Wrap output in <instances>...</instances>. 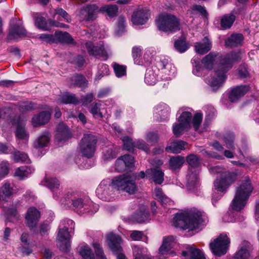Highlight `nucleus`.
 I'll return each mask as SVG.
<instances>
[{
    "label": "nucleus",
    "mask_w": 259,
    "mask_h": 259,
    "mask_svg": "<svg viewBox=\"0 0 259 259\" xmlns=\"http://www.w3.org/2000/svg\"><path fill=\"white\" fill-rule=\"evenodd\" d=\"M241 53L233 52L225 57L211 52L201 60L203 67L207 70H213L206 78V82L213 90L219 89L227 79V72L232 68L233 64L239 61Z\"/></svg>",
    "instance_id": "obj_1"
},
{
    "label": "nucleus",
    "mask_w": 259,
    "mask_h": 259,
    "mask_svg": "<svg viewBox=\"0 0 259 259\" xmlns=\"http://www.w3.org/2000/svg\"><path fill=\"white\" fill-rule=\"evenodd\" d=\"M49 142V133L45 132L39 137L37 142L34 144L35 147L37 148H42L47 145Z\"/></svg>",
    "instance_id": "obj_49"
},
{
    "label": "nucleus",
    "mask_w": 259,
    "mask_h": 259,
    "mask_svg": "<svg viewBox=\"0 0 259 259\" xmlns=\"http://www.w3.org/2000/svg\"><path fill=\"white\" fill-rule=\"evenodd\" d=\"M15 193L14 189L11 184L8 183H5L0 189V200L7 201V199L10 198Z\"/></svg>",
    "instance_id": "obj_33"
},
{
    "label": "nucleus",
    "mask_w": 259,
    "mask_h": 259,
    "mask_svg": "<svg viewBox=\"0 0 259 259\" xmlns=\"http://www.w3.org/2000/svg\"><path fill=\"white\" fill-rule=\"evenodd\" d=\"M99 9L96 5H87L84 7L78 15L79 20L81 21H93L97 17Z\"/></svg>",
    "instance_id": "obj_18"
},
{
    "label": "nucleus",
    "mask_w": 259,
    "mask_h": 259,
    "mask_svg": "<svg viewBox=\"0 0 259 259\" xmlns=\"http://www.w3.org/2000/svg\"><path fill=\"white\" fill-rule=\"evenodd\" d=\"M192 62L194 67L193 70V73L198 76H201L203 68L201 66L199 60L194 58L192 60Z\"/></svg>",
    "instance_id": "obj_55"
},
{
    "label": "nucleus",
    "mask_w": 259,
    "mask_h": 259,
    "mask_svg": "<svg viewBox=\"0 0 259 259\" xmlns=\"http://www.w3.org/2000/svg\"><path fill=\"white\" fill-rule=\"evenodd\" d=\"M176 243V239L172 236L164 238L162 244L159 249V253L164 255L165 257L170 255L172 256L174 252L171 249L174 247Z\"/></svg>",
    "instance_id": "obj_19"
},
{
    "label": "nucleus",
    "mask_w": 259,
    "mask_h": 259,
    "mask_svg": "<svg viewBox=\"0 0 259 259\" xmlns=\"http://www.w3.org/2000/svg\"><path fill=\"white\" fill-rule=\"evenodd\" d=\"M109 74V69L107 65L105 64H99L98 71L96 76L95 79L99 80L101 77L107 76Z\"/></svg>",
    "instance_id": "obj_46"
},
{
    "label": "nucleus",
    "mask_w": 259,
    "mask_h": 259,
    "mask_svg": "<svg viewBox=\"0 0 259 259\" xmlns=\"http://www.w3.org/2000/svg\"><path fill=\"white\" fill-rule=\"evenodd\" d=\"M60 182L56 178L50 179V190L53 193L54 197H57L59 194Z\"/></svg>",
    "instance_id": "obj_43"
},
{
    "label": "nucleus",
    "mask_w": 259,
    "mask_h": 259,
    "mask_svg": "<svg viewBox=\"0 0 259 259\" xmlns=\"http://www.w3.org/2000/svg\"><path fill=\"white\" fill-rule=\"evenodd\" d=\"M93 246L96 253V256L91 248L86 243L80 244L77 248V251L83 259H106L100 244L94 242Z\"/></svg>",
    "instance_id": "obj_9"
},
{
    "label": "nucleus",
    "mask_w": 259,
    "mask_h": 259,
    "mask_svg": "<svg viewBox=\"0 0 259 259\" xmlns=\"http://www.w3.org/2000/svg\"><path fill=\"white\" fill-rule=\"evenodd\" d=\"M194 47L197 53L203 55L210 50L211 43L207 37H205L201 41L195 43Z\"/></svg>",
    "instance_id": "obj_24"
},
{
    "label": "nucleus",
    "mask_w": 259,
    "mask_h": 259,
    "mask_svg": "<svg viewBox=\"0 0 259 259\" xmlns=\"http://www.w3.org/2000/svg\"><path fill=\"white\" fill-rule=\"evenodd\" d=\"M35 169L32 166H21L16 169L14 174L15 177L23 180L34 172Z\"/></svg>",
    "instance_id": "obj_29"
},
{
    "label": "nucleus",
    "mask_w": 259,
    "mask_h": 259,
    "mask_svg": "<svg viewBox=\"0 0 259 259\" xmlns=\"http://www.w3.org/2000/svg\"><path fill=\"white\" fill-rule=\"evenodd\" d=\"M124 148L128 151H133L135 148V142H133L131 138L124 137L122 138Z\"/></svg>",
    "instance_id": "obj_57"
},
{
    "label": "nucleus",
    "mask_w": 259,
    "mask_h": 259,
    "mask_svg": "<svg viewBox=\"0 0 259 259\" xmlns=\"http://www.w3.org/2000/svg\"><path fill=\"white\" fill-rule=\"evenodd\" d=\"M199 171L188 169L186 177V186L189 190H192L199 185Z\"/></svg>",
    "instance_id": "obj_21"
},
{
    "label": "nucleus",
    "mask_w": 259,
    "mask_h": 259,
    "mask_svg": "<svg viewBox=\"0 0 259 259\" xmlns=\"http://www.w3.org/2000/svg\"><path fill=\"white\" fill-rule=\"evenodd\" d=\"M133 57L135 63L140 64V62H138L139 58L141 56L142 49L140 47H134L132 51Z\"/></svg>",
    "instance_id": "obj_63"
},
{
    "label": "nucleus",
    "mask_w": 259,
    "mask_h": 259,
    "mask_svg": "<svg viewBox=\"0 0 259 259\" xmlns=\"http://www.w3.org/2000/svg\"><path fill=\"white\" fill-rule=\"evenodd\" d=\"M155 21L158 29L164 32H173L180 29L179 21L174 15L161 14Z\"/></svg>",
    "instance_id": "obj_7"
},
{
    "label": "nucleus",
    "mask_w": 259,
    "mask_h": 259,
    "mask_svg": "<svg viewBox=\"0 0 259 259\" xmlns=\"http://www.w3.org/2000/svg\"><path fill=\"white\" fill-rule=\"evenodd\" d=\"M40 217V212L35 207H30L27 212L25 219L27 225L32 229L35 228Z\"/></svg>",
    "instance_id": "obj_22"
},
{
    "label": "nucleus",
    "mask_w": 259,
    "mask_h": 259,
    "mask_svg": "<svg viewBox=\"0 0 259 259\" xmlns=\"http://www.w3.org/2000/svg\"><path fill=\"white\" fill-rule=\"evenodd\" d=\"M236 179V175L234 174L229 172H223L217 178L214 182V188L219 193V195L217 196L216 193L214 192L212 195V203L220 199L226 192L229 186L235 182Z\"/></svg>",
    "instance_id": "obj_6"
},
{
    "label": "nucleus",
    "mask_w": 259,
    "mask_h": 259,
    "mask_svg": "<svg viewBox=\"0 0 259 259\" xmlns=\"http://www.w3.org/2000/svg\"><path fill=\"white\" fill-rule=\"evenodd\" d=\"M235 16L233 15H225L222 17L221 20V26L224 29L229 28L235 21Z\"/></svg>",
    "instance_id": "obj_38"
},
{
    "label": "nucleus",
    "mask_w": 259,
    "mask_h": 259,
    "mask_svg": "<svg viewBox=\"0 0 259 259\" xmlns=\"http://www.w3.org/2000/svg\"><path fill=\"white\" fill-rule=\"evenodd\" d=\"M73 233L74 231L59 228L57 237V244L60 250L65 252L69 250Z\"/></svg>",
    "instance_id": "obj_14"
},
{
    "label": "nucleus",
    "mask_w": 259,
    "mask_h": 259,
    "mask_svg": "<svg viewBox=\"0 0 259 259\" xmlns=\"http://www.w3.org/2000/svg\"><path fill=\"white\" fill-rule=\"evenodd\" d=\"M146 176L152 179L158 184H161L164 180V172L159 168H153L146 170Z\"/></svg>",
    "instance_id": "obj_23"
},
{
    "label": "nucleus",
    "mask_w": 259,
    "mask_h": 259,
    "mask_svg": "<svg viewBox=\"0 0 259 259\" xmlns=\"http://www.w3.org/2000/svg\"><path fill=\"white\" fill-rule=\"evenodd\" d=\"M9 172V163L7 161H3L0 164V175L2 177L6 176Z\"/></svg>",
    "instance_id": "obj_64"
},
{
    "label": "nucleus",
    "mask_w": 259,
    "mask_h": 259,
    "mask_svg": "<svg viewBox=\"0 0 259 259\" xmlns=\"http://www.w3.org/2000/svg\"><path fill=\"white\" fill-rule=\"evenodd\" d=\"M134 259H150L146 256V249L138 246H134L133 248Z\"/></svg>",
    "instance_id": "obj_41"
},
{
    "label": "nucleus",
    "mask_w": 259,
    "mask_h": 259,
    "mask_svg": "<svg viewBox=\"0 0 259 259\" xmlns=\"http://www.w3.org/2000/svg\"><path fill=\"white\" fill-rule=\"evenodd\" d=\"M60 128L58 130L56 139L59 144L64 142L71 138V134L68 128L63 124L60 125Z\"/></svg>",
    "instance_id": "obj_30"
},
{
    "label": "nucleus",
    "mask_w": 259,
    "mask_h": 259,
    "mask_svg": "<svg viewBox=\"0 0 259 259\" xmlns=\"http://www.w3.org/2000/svg\"><path fill=\"white\" fill-rule=\"evenodd\" d=\"M35 108V105L31 102H23L19 106V110L21 112L29 111Z\"/></svg>",
    "instance_id": "obj_58"
},
{
    "label": "nucleus",
    "mask_w": 259,
    "mask_h": 259,
    "mask_svg": "<svg viewBox=\"0 0 259 259\" xmlns=\"http://www.w3.org/2000/svg\"><path fill=\"white\" fill-rule=\"evenodd\" d=\"M12 159L15 162H29L30 160L28 158L27 155L23 152L19 151H16L14 152L12 155Z\"/></svg>",
    "instance_id": "obj_42"
},
{
    "label": "nucleus",
    "mask_w": 259,
    "mask_h": 259,
    "mask_svg": "<svg viewBox=\"0 0 259 259\" xmlns=\"http://www.w3.org/2000/svg\"><path fill=\"white\" fill-rule=\"evenodd\" d=\"M74 222L69 219H65L63 220L59 226V228L60 229L68 230L69 231H74Z\"/></svg>",
    "instance_id": "obj_51"
},
{
    "label": "nucleus",
    "mask_w": 259,
    "mask_h": 259,
    "mask_svg": "<svg viewBox=\"0 0 259 259\" xmlns=\"http://www.w3.org/2000/svg\"><path fill=\"white\" fill-rule=\"evenodd\" d=\"M102 106L100 103H96L91 106L90 112L94 117L102 118L104 114L107 113L106 110Z\"/></svg>",
    "instance_id": "obj_34"
},
{
    "label": "nucleus",
    "mask_w": 259,
    "mask_h": 259,
    "mask_svg": "<svg viewBox=\"0 0 259 259\" xmlns=\"http://www.w3.org/2000/svg\"><path fill=\"white\" fill-rule=\"evenodd\" d=\"M249 88L246 85L237 86L229 93V98L231 102H234L243 96L248 91Z\"/></svg>",
    "instance_id": "obj_26"
},
{
    "label": "nucleus",
    "mask_w": 259,
    "mask_h": 259,
    "mask_svg": "<svg viewBox=\"0 0 259 259\" xmlns=\"http://www.w3.org/2000/svg\"><path fill=\"white\" fill-rule=\"evenodd\" d=\"M178 114L180 115L172 125V132L176 136L182 135L185 131L190 128L192 119V113L189 111H182L180 109Z\"/></svg>",
    "instance_id": "obj_8"
},
{
    "label": "nucleus",
    "mask_w": 259,
    "mask_h": 259,
    "mask_svg": "<svg viewBox=\"0 0 259 259\" xmlns=\"http://www.w3.org/2000/svg\"><path fill=\"white\" fill-rule=\"evenodd\" d=\"M158 136L156 134L154 133H149L147 134L146 140L148 143V145H152L154 143L156 142L158 140Z\"/></svg>",
    "instance_id": "obj_60"
},
{
    "label": "nucleus",
    "mask_w": 259,
    "mask_h": 259,
    "mask_svg": "<svg viewBox=\"0 0 259 259\" xmlns=\"http://www.w3.org/2000/svg\"><path fill=\"white\" fill-rule=\"evenodd\" d=\"M60 102L65 104H75L77 102V99L74 95L66 93L62 96Z\"/></svg>",
    "instance_id": "obj_54"
},
{
    "label": "nucleus",
    "mask_w": 259,
    "mask_h": 259,
    "mask_svg": "<svg viewBox=\"0 0 259 259\" xmlns=\"http://www.w3.org/2000/svg\"><path fill=\"white\" fill-rule=\"evenodd\" d=\"M125 19L123 17H119L118 19L117 29L116 33L120 34L124 29Z\"/></svg>",
    "instance_id": "obj_62"
},
{
    "label": "nucleus",
    "mask_w": 259,
    "mask_h": 259,
    "mask_svg": "<svg viewBox=\"0 0 259 259\" xmlns=\"http://www.w3.org/2000/svg\"><path fill=\"white\" fill-rule=\"evenodd\" d=\"M251 247L247 241H243L239 250L235 254V257L238 259H249L250 257Z\"/></svg>",
    "instance_id": "obj_25"
},
{
    "label": "nucleus",
    "mask_w": 259,
    "mask_h": 259,
    "mask_svg": "<svg viewBox=\"0 0 259 259\" xmlns=\"http://www.w3.org/2000/svg\"><path fill=\"white\" fill-rule=\"evenodd\" d=\"M185 259H205L203 253L199 249L193 247H189L186 251L182 252Z\"/></svg>",
    "instance_id": "obj_27"
},
{
    "label": "nucleus",
    "mask_w": 259,
    "mask_h": 259,
    "mask_svg": "<svg viewBox=\"0 0 259 259\" xmlns=\"http://www.w3.org/2000/svg\"><path fill=\"white\" fill-rule=\"evenodd\" d=\"M136 176L134 174H125L114 177L110 182L103 180L96 190L98 198L103 201H112L115 197L113 188L118 191L134 194L137 191L136 184Z\"/></svg>",
    "instance_id": "obj_2"
},
{
    "label": "nucleus",
    "mask_w": 259,
    "mask_h": 259,
    "mask_svg": "<svg viewBox=\"0 0 259 259\" xmlns=\"http://www.w3.org/2000/svg\"><path fill=\"white\" fill-rule=\"evenodd\" d=\"M96 143L97 138L94 135H84L79 145V150L82 155L88 158L92 157L95 151Z\"/></svg>",
    "instance_id": "obj_12"
},
{
    "label": "nucleus",
    "mask_w": 259,
    "mask_h": 259,
    "mask_svg": "<svg viewBox=\"0 0 259 259\" xmlns=\"http://www.w3.org/2000/svg\"><path fill=\"white\" fill-rule=\"evenodd\" d=\"M234 135L232 133L226 134L223 137L224 145L228 149L224 150V147L218 142H214L212 146L219 152L223 153L227 158H233L234 157V151L235 147L234 144Z\"/></svg>",
    "instance_id": "obj_11"
},
{
    "label": "nucleus",
    "mask_w": 259,
    "mask_h": 259,
    "mask_svg": "<svg viewBox=\"0 0 259 259\" xmlns=\"http://www.w3.org/2000/svg\"><path fill=\"white\" fill-rule=\"evenodd\" d=\"M72 205L74 210L79 214L92 215L96 212L99 206L89 199L76 198L72 200Z\"/></svg>",
    "instance_id": "obj_10"
},
{
    "label": "nucleus",
    "mask_w": 259,
    "mask_h": 259,
    "mask_svg": "<svg viewBox=\"0 0 259 259\" xmlns=\"http://www.w3.org/2000/svg\"><path fill=\"white\" fill-rule=\"evenodd\" d=\"M208 222L207 218L198 210H189L177 213L174 219V225L183 230H198Z\"/></svg>",
    "instance_id": "obj_3"
},
{
    "label": "nucleus",
    "mask_w": 259,
    "mask_h": 259,
    "mask_svg": "<svg viewBox=\"0 0 259 259\" xmlns=\"http://www.w3.org/2000/svg\"><path fill=\"white\" fill-rule=\"evenodd\" d=\"M127 168L132 167L134 165V158L133 156L126 154L121 156Z\"/></svg>",
    "instance_id": "obj_61"
},
{
    "label": "nucleus",
    "mask_w": 259,
    "mask_h": 259,
    "mask_svg": "<svg viewBox=\"0 0 259 259\" xmlns=\"http://www.w3.org/2000/svg\"><path fill=\"white\" fill-rule=\"evenodd\" d=\"M16 136L17 138L21 140H25L28 139V135L25 130L24 124H18L16 131Z\"/></svg>",
    "instance_id": "obj_45"
},
{
    "label": "nucleus",
    "mask_w": 259,
    "mask_h": 259,
    "mask_svg": "<svg viewBox=\"0 0 259 259\" xmlns=\"http://www.w3.org/2000/svg\"><path fill=\"white\" fill-rule=\"evenodd\" d=\"M47 14L44 13H34L33 14V18L35 25L39 29L47 30L48 26L47 21Z\"/></svg>",
    "instance_id": "obj_28"
},
{
    "label": "nucleus",
    "mask_w": 259,
    "mask_h": 259,
    "mask_svg": "<svg viewBox=\"0 0 259 259\" xmlns=\"http://www.w3.org/2000/svg\"><path fill=\"white\" fill-rule=\"evenodd\" d=\"M55 35L58 38L60 41L67 44L73 43V38L69 33L66 32H62L61 31H56L55 32Z\"/></svg>",
    "instance_id": "obj_47"
},
{
    "label": "nucleus",
    "mask_w": 259,
    "mask_h": 259,
    "mask_svg": "<svg viewBox=\"0 0 259 259\" xmlns=\"http://www.w3.org/2000/svg\"><path fill=\"white\" fill-rule=\"evenodd\" d=\"M253 190L251 180L245 177L236 188L234 198L231 206L234 210L240 211L246 205L247 202Z\"/></svg>",
    "instance_id": "obj_4"
},
{
    "label": "nucleus",
    "mask_w": 259,
    "mask_h": 259,
    "mask_svg": "<svg viewBox=\"0 0 259 259\" xmlns=\"http://www.w3.org/2000/svg\"><path fill=\"white\" fill-rule=\"evenodd\" d=\"M72 84L76 85L81 88L87 86V81L85 78L81 75H76L71 78Z\"/></svg>",
    "instance_id": "obj_48"
},
{
    "label": "nucleus",
    "mask_w": 259,
    "mask_h": 259,
    "mask_svg": "<svg viewBox=\"0 0 259 259\" xmlns=\"http://www.w3.org/2000/svg\"><path fill=\"white\" fill-rule=\"evenodd\" d=\"M186 161L189 164L188 169L200 171L201 160L196 155L190 154L186 157Z\"/></svg>",
    "instance_id": "obj_35"
},
{
    "label": "nucleus",
    "mask_w": 259,
    "mask_h": 259,
    "mask_svg": "<svg viewBox=\"0 0 259 259\" xmlns=\"http://www.w3.org/2000/svg\"><path fill=\"white\" fill-rule=\"evenodd\" d=\"M134 218L139 223H145L150 220V214L148 211L144 208L142 210H140L135 214Z\"/></svg>",
    "instance_id": "obj_39"
},
{
    "label": "nucleus",
    "mask_w": 259,
    "mask_h": 259,
    "mask_svg": "<svg viewBox=\"0 0 259 259\" xmlns=\"http://www.w3.org/2000/svg\"><path fill=\"white\" fill-rule=\"evenodd\" d=\"M26 30L22 26V23L17 18L11 20L10 22V31L7 36L8 40H13L25 36Z\"/></svg>",
    "instance_id": "obj_16"
},
{
    "label": "nucleus",
    "mask_w": 259,
    "mask_h": 259,
    "mask_svg": "<svg viewBox=\"0 0 259 259\" xmlns=\"http://www.w3.org/2000/svg\"><path fill=\"white\" fill-rule=\"evenodd\" d=\"M85 47L90 55L99 56L106 60L108 58L107 51L105 50L102 42H99L97 46H95L91 42L85 43Z\"/></svg>",
    "instance_id": "obj_20"
},
{
    "label": "nucleus",
    "mask_w": 259,
    "mask_h": 259,
    "mask_svg": "<svg viewBox=\"0 0 259 259\" xmlns=\"http://www.w3.org/2000/svg\"><path fill=\"white\" fill-rule=\"evenodd\" d=\"M126 168L127 167L126 166L125 162H124L121 156L116 160L115 163V169L117 171L121 172L125 170Z\"/></svg>",
    "instance_id": "obj_59"
},
{
    "label": "nucleus",
    "mask_w": 259,
    "mask_h": 259,
    "mask_svg": "<svg viewBox=\"0 0 259 259\" xmlns=\"http://www.w3.org/2000/svg\"><path fill=\"white\" fill-rule=\"evenodd\" d=\"M48 119L49 113L47 111H42L32 118V122L34 126H37L47 123Z\"/></svg>",
    "instance_id": "obj_36"
},
{
    "label": "nucleus",
    "mask_w": 259,
    "mask_h": 259,
    "mask_svg": "<svg viewBox=\"0 0 259 259\" xmlns=\"http://www.w3.org/2000/svg\"><path fill=\"white\" fill-rule=\"evenodd\" d=\"M150 15L149 10L146 8H139L134 11L131 21L134 25H141L145 24Z\"/></svg>",
    "instance_id": "obj_17"
},
{
    "label": "nucleus",
    "mask_w": 259,
    "mask_h": 259,
    "mask_svg": "<svg viewBox=\"0 0 259 259\" xmlns=\"http://www.w3.org/2000/svg\"><path fill=\"white\" fill-rule=\"evenodd\" d=\"M174 46L177 50L182 53L186 51L189 48L190 45L186 42L184 39H180L175 41Z\"/></svg>",
    "instance_id": "obj_44"
},
{
    "label": "nucleus",
    "mask_w": 259,
    "mask_h": 259,
    "mask_svg": "<svg viewBox=\"0 0 259 259\" xmlns=\"http://www.w3.org/2000/svg\"><path fill=\"white\" fill-rule=\"evenodd\" d=\"M113 68L116 76L121 77L126 74V67L124 66L119 65L117 63L113 64Z\"/></svg>",
    "instance_id": "obj_56"
},
{
    "label": "nucleus",
    "mask_w": 259,
    "mask_h": 259,
    "mask_svg": "<svg viewBox=\"0 0 259 259\" xmlns=\"http://www.w3.org/2000/svg\"><path fill=\"white\" fill-rule=\"evenodd\" d=\"M203 118L202 114L199 112L196 113L192 118V124L195 131H198L202 122Z\"/></svg>",
    "instance_id": "obj_53"
},
{
    "label": "nucleus",
    "mask_w": 259,
    "mask_h": 259,
    "mask_svg": "<svg viewBox=\"0 0 259 259\" xmlns=\"http://www.w3.org/2000/svg\"><path fill=\"white\" fill-rule=\"evenodd\" d=\"M185 162L184 157L176 156L171 157L169 160V167L172 170L179 169L182 166Z\"/></svg>",
    "instance_id": "obj_37"
},
{
    "label": "nucleus",
    "mask_w": 259,
    "mask_h": 259,
    "mask_svg": "<svg viewBox=\"0 0 259 259\" xmlns=\"http://www.w3.org/2000/svg\"><path fill=\"white\" fill-rule=\"evenodd\" d=\"M253 190L251 180L245 177L236 188L234 198L231 206L234 210L240 211L246 205L247 202Z\"/></svg>",
    "instance_id": "obj_5"
},
{
    "label": "nucleus",
    "mask_w": 259,
    "mask_h": 259,
    "mask_svg": "<svg viewBox=\"0 0 259 259\" xmlns=\"http://www.w3.org/2000/svg\"><path fill=\"white\" fill-rule=\"evenodd\" d=\"M99 10L106 12L110 17H114L117 14L118 8L116 5H107L102 7Z\"/></svg>",
    "instance_id": "obj_50"
},
{
    "label": "nucleus",
    "mask_w": 259,
    "mask_h": 259,
    "mask_svg": "<svg viewBox=\"0 0 259 259\" xmlns=\"http://www.w3.org/2000/svg\"><path fill=\"white\" fill-rule=\"evenodd\" d=\"M186 143L183 141H175L170 142L166 147L165 150L168 153H179L185 149Z\"/></svg>",
    "instance_id": "obj_32"
},
{
    "label": "nucleus",
    "mask_w": 259,
    "mask_h": 259,
    "mask_svg": "<svg viewBox=\"0 0 259 259\" xmlns=\"http://www.w3.org/2000/svg\"><path fill=\"white\" fill-rule=\"evenodd\" d=\"M157 76L154 71L150 69L146 70L145 75V82L149 85H154L156 82Z\"/></svg>",
    "instance_id": "obj_40"
},
{
    "label": "nucleus",
    "mask_w": 259,
    "mask_h": 259,
    "mask_svg": "<svg viewBox=\"0 0 259 259\" xmlns=\"http://www.w3.org/2000/svg\"><path fill=\"white\" fill-rule=\"evenodd\" d=\"M230 240L225 234H221L209 244L212 252L215 255L220 256L225 254L227 251Z\"/></svg>",
    "instance_id": "obj_13"
},
{
    "label": "nucleus",
    "mask_w": 259,
    "mask_h": 259,
    "mask_svg": "<svg viewBox=\"0 0 259 259\" xmlns=\"http://www.w3.org/2000/svg\"><path fill=\"white\" fill-rule=\"evenodd\" d=\"M176 71V70L175 66L171 64H170L165 67V69H162L161 72L167 76L164 77L165 79H171L175 76Z\"/></svg>",
    "instance_id": "obj_52"
},
{
    "label": "nucleus",
    "mask_w": 259,
    "mask_h": 259,
    "mask_svg": "<svg viewBox=\"0 0 259 259\" xmlns=\"http://www.w3.org/2000/svg\"><path fill=\"white\" fill-rule=\"evenodd\" d=\"M244 38L241 34H233L225 41V45L227 47H234L242 45Z\"/></svg>",
    "instance_id": "obj_31"
},
{
    "label": "nucleus",
    "mask_w": 259,
    "mask_h": 259,
    "mask_svg": "<svg viewBox=\"0 0 259 259\" xmlns=\"http://www.w3.org/2000/svg\"><path fill=\"white\" fill-rule=\"evenodd\" d=\"M107 240L110 249L114 253L118 254L117 259H127L125 255L121 253L122 247L120 244L122 243V239L120 236L113 233H110L107 236Z\"/></svg>",
    "instance_id": "obj_15"
}]
</instances>
